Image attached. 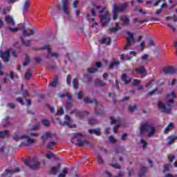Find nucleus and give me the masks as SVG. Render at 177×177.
<instances>
[{
  "instance_id": "nucleus-45",
  "label": "nucleus",
  "mask_w": 177,
  "mask_h": 177,
  "mask_svg": "<svg viewBox=\"0 0 177 177\" xmlns=\"http://www.w3.org/2000/svg\"><path fill=\"white\" fill-rule=\"evenodd\" d=\"M169 139H170V140L168 141L169 145H173L174 142L177 140V136L174 137H169Z\"/></svg>"
},
{
  "instance_id": "nucleus-8",
  "label": "nucleus",
  "mask_w": 177,
  "mask_h": 177,
  "mask_svg": "<svg viewBox=\"0 0 177 177\" xmlns=\"http://www.w3.org/2000/svg\"><path fill=\"white\" fill-rule=\"evenodd\" d=\"M158 106L160 110H162V111L163 113H166V114H171V113H172V108H167V106H165V104L161 102H159Z\"/></svg>"
},
{
  "instance_id": "nucleus-38",
  "label": "nucleus",
  "mask_w": 177,
  "mask_h": 177,
  "mask_svg": "<svg viewBox=\"0 0 177 177\" xmlns=\"http://www.w3.org/2000/svg\"><path fill=\"white\" fill-rule=\"evenodd\" d=\"M21 41L22 42V45H24V46H26L28 47L30 46V40H24V39L23 37H21Z\"/></svg>"
},
{
  "instance_id": "nucleus-18",
  "label": "nucleus",
  "mask_w": 177,
  "mask_h": 177,
  "mask_svg": "<svg viewBox=\"0 0 177 177\" xmlns=\"http://www.w3.org/2000/svg\"><path fill=\"white\" fill-rule=\"evenodd\" d=\"M67 5H68V0H63L62 1L63 10L66 15H70V12H68V8H67Z\"/></svg>"
},
{
  "instance_id": "nucleus-1",
  "label": "nucleus",
  "mask_w": 177,
  "mask_h": 177,
  "mask_svg": "<svg viewBox=\"0 0 177 177\" xmlns=\"http://www.w3.org/2000/svg\"><path fill=\"white\" fill-rule=\"evenodd\" d=\"M84 102L86 104H91L92 103L95 104V110L96 115H102L104 114L103 105L102 104H100V102H99V101H97L96 99L91 100V98L86 97L84 98Z\"/></svg>"
},
{
  "instance_id": "nucleus-32",
  "label": "nucleus",
  "mask_w": 177,
  "mask_h": 177,
  "mask_svg": "<svg viewBox=\"0 0 177 177\" xmlns=\"http://www.w3.org/2000/svg\"><path fill=\"white\" fill-rule=\"evenodd\" d=\"M121 28L120 27V25L118 24H116V26L113 28H109L110 32L115 33L118 30H120Z\"/></svg>"
},
{
  "instance_id": "nucleus-63",
  "label": "nucleus",
  "mask_w": 177,
  "mask_h": 177,
  "mask_svg": "<svg viewBox=\"0 0 177 177\" xmlns=\"http://www.w3.org/2000/svg\"><path fill=\"white\" fill-rule=\"evenodd\" d=\"M154 40L151 39L147 44V46H154Z\"/></svg>"
},
{
  "instance_id": "nucleus-55",
  "label": "nucleus",
  "mask_w": 177,
  "mask_h": 177,
  "mask_svg": "<svg viewBox=\"0 0 177 177\" xmlns=\"http://www.w3.org/2000/svg\"><path fill=\"white\" fill-rule=\"evenodd\" d=\"M85 77L87 79L88 84H91V82H92V80H93L92 76H90L89 75H85Z\"/></svg>"
},
{
  "instance_id": "nucleus-57",
  "label": "nucleus",
  "mask_w": 177,
  "mask_h": 177,
  "mask_svg": "<svg viewBox=\"0 0 177 177\" xmlns=\"http://www.w3.org/2000/svg\"><path fill=\"white\" fill-rule=\"evenodd\" d=\"M36 63H37V64H39V63H41L42 62V58L39 57H34Z\"/></svg>"
},
{
  "instance_id": "nucleus-5",
  "label": "nucleus",
  "mask_w": 177,
  "mask_h": 177,
  "mask_svg": "<svg viewBox=\"0 0 177 177\" xmlns=\"http://www.w3.org/2000/svg\"><path fill=\"white\" fill-rule=\"evenodd\" d=\"M24 164L25 165H27V167H29L30 169H37L38 167L41 165V162H35V158L25 160Z\"/></svg>"
},
{
  "instance_id": "nucleus-52",
  "label": "nucleus",
  "mask_w": 177,
  "mask_h": 177,
  "mask_svg": "<svg viewBox=\"0 0 177 177\" xmlns=\"http://www.w3.org/2000/svg\"><path fill=\"white\" fill-rule=\"evenodd\" d=\"M89 125H93V124H96V119L90 118L88 119Z\"/></svg>"
},
{
  "instance_id": "nucleus-14",
  "label": "nucleus",
  "mask_w": 177,
  "mask_h": 177,
  "mask_svg": "<svg viewBox=\"0 0 177 177\" xmlns=\"http://www.w3.org/2000/svg\"><path fill=\"white\" fill-rule=\"evenodd\" d=\"M26 138H27L26 134L20 136L19 135V131H16L12 136L13 140H15L16 142H19V140H23L26 139Z\"/></svg>"
},
{
  "instance_id": "nucleus-23",
  "label": "nucleus",
  "mask_w": 177,
  "mask_h": 177,
  "mask_svg": "<svg viewBox=\"0 0 177 177\" xmlns=\"http://www.w3.org/2000/svg\"><path fill=\"white\" fill-rule=\"evenodd\" d=\"M95 86H100V88H102V86H106V82H104L102 80L97 79L95 82Z\"/></svg>"
},
{
  "instance_id": "nucleus-48",
  "label": "nucleus",
  "mask_w": 177,
  "mask_h": 177,
  "mask_svg": "<svg viewBox=\"0 0 177 177\" xmlns=\"http://www.w3.org/2000/svg\"><path fill=\"white\" fill-rule=\"evenodd\" d=\"M111 166L115 168V169H121V166L118 163H112Z\"/></svg>"
},
{
  "instance_id": "nucleus-20",
  "label": "nucleus",
  "mask_w": 177,
  "mask_h": 177,
  "mask_svg": "<svg viewBox=\"0 0 177 177\" xmlns=\"http://www.w3.org/2000/svg\"><path fill=\"white\" fill-rule=\"evenodd\" d=\"M100 44H106V45H110L111 44V38L104 37L100 41Z\"/></svg>"
},
{
  "instance_id": "nucleus-11",
  "label": "nucleus",
  "mask_w": 177,
  "mask_h": 177,
  "mask_svg": "<svg viewBox=\"0 0 177 177\" xmlns=\"http://www.w3.org/2000/svg\"><path fill=\"white\" fill-rule=\"evenodd\" d=\"M163 72L165 74H176L177 73V68H175L172 66H167L163 68Z\"/></svg>"
},
{
  "instance_id": "nucleus-22",
  "label": "nucleus",
  "mask_w": 177,
  "mask_h": 177,
  "mask_svg": "<svg viewBox=\"0 0 177 177\" xmlns=\"http://www.w3.org/2000/svg\"><path fill=\"white\" fill-rule=\"evenodd\" d=\"M147 171V167H146L145 166L141 167V168L140 169V170L138 171V176L143 177V176L146 174Z\"/></svg>"
},
{
  "instance_id": "nucleus-49",
  "label": "nucleus",
  "mask_w": 177,
  "mask_h": 177,
  "mask_svg": "<svg viewBox=\"0 0 177 177\" xmlns=\"http://www.w3.org/2000/svg\"><path fill=\"white\" fill-rule=\"evenodd\" d=\"M140 143H142V149L143 150H145L146 147H147V142L145 141V140L142 139L140 140Z\"/></svg>"
},
{
  "instance_id": "nucleus-31",
  "label": "nucleus",
  "mask_w": 177,
  "mask_h": 177,
  "mask_svg": "<svg viewBox=\"0 0 177 177\" xmlns=\"http://www.w3.org/2000/svg\"><path fill=\"white\" fill-rule=\"evenodd\" d=\"M66 97L68 99V100H73V96H71V95H70V93L66 92L65 94H62L60 95L61 99H64V97Z\"/></svg>"
},
{
  "instance_id": "nucleus-43",
  "label": "nucleus",
  "mask_w": 177,
  "mask_h": 177,
  "mask_svg": "<svg viewBox=\"0 0 177 177\" xmlns=\"http://www.w3.org/2000/svg\"><path fill=\"white\" fill-rule=\"evenodd\" d=\"M25 139L27 140L28 143H29V145H32V143H34V142H35V140L34 138H30V137L27 135H26Z\"/></svg>"
},
{
  "instance_id": "nucleus-21",
  "label": "nucleus",
  "mask_w": 177,
  "mask_h": 177,
  "mask_svg": "<svg viewBox=\"0 0 177 177\" xmlns=\"http://www.w3.org/2000/svg\"><path fill=\"white\" fill-rule=\"evenodd\" d=\"M23 35H24V37H30V35H34V30L33 29H30V32L28 33L27 32V29H26V26H23Z\"/></svg>"
},
{
  "instance_id": "nucleus-7",
  "label": "nucleus",
  "mask_w": 177,
  "mask_h": 177,
  "mask_svg": "<svg viewBox=\"0 0 177 177\" xmlns=\"http://www.w3.org/2000/svg\"><path fill=\"white\" fill-rule=\"evenodd\" d=\"M127 3H124L120 6H117L115 4L113 5V12H115L116 13H121L122 12H124L125 9H127Z\"/></svg>"
},
{
  "instance_id": "nucleus-41",
  "label": "nucleus",
  "mask_w": 177,
  "mask_h": 177,
  "mask_svg": "<svg viewBox=\"0 0 177 177\" xmlns=\"http://www.w3.org/2000/svg\"><path fill=\"white\" fill-rule=\"evenodd\" d=\"M73 86L74 89H78V79L75 78L73 80Z\"/></svg>"
},
{
  "instance_id": "nucleus-37",
  "label": "nucleus",
  "mask_w": 177,
  "mask_h": 177,
  "mask_svg": "<svg viewBox=\"0 0 177 177\" xmlns=\"http://www.w3.org/2000/svg\"><path fill=\"white\" fill-rule=\"evenodd\" d=\"M115 66H120V62L115 61V62L111 63L109 65V68L111 70H113V68H114V67H115Z\"/></svg>"
},
{
  "instance_id": "nucleus-25",
  "label": "nucleus",
  "mask_w": 177,
  "mask_h": 177,
  "mask_svg": "<svg viewBox=\"0 0 177 177\" xmlns=\"http://www.w3.org/2000/svg\"><path fill=\"white\" fill-rule=\"evenodd\" d=\"M57 84H59V77L55 76L53 79V81L50 83V86H51V88H55Z\"/></svg>"
},
{
  "instance_id": "nucleus-34",
  "label": "nucleus",
  "mask_w": 177,
  "mask_h": 177,
  "mask_svg": "<svg viewBox=\"0 0 177 177\" xmlns=\"http://www.w3.org/2000/svg\"><path fill=\"white\" fill-rule=\"evenodd\" d=\"M127 76L125 73L122 75V81L124 82L125 85H128V84H129L131 82V81H132V80H131V79L127 80Z\"/></svg>"
},
{
  "instance_id": "nucleus-9",
  "label": "nucleus",
  "mask_w": 177,
  "mask_h": 177,
  "mask_svg": "<svg viewBox=\"0 0 177 177\" xmlns=\"http://www.w3.org/2000/svg\"><path fill=\"white\" fill-rule=\"evenodd\" d=\"M72 113H74L76 115V117L79 118V120H82L85 115H88L89 113L85 111H80L78 110H74Z\"/></svg>"
},
{
  "instance_id": "nucleus-4",
  "label": "nucleus",
  "mask_w": 177,
  "mask_h": 177,
  "mask_svg": "<svg viewBox=\"0 0 177 177\" xmlns=\"http://www.w3.org/2000/svg\"><path fill=\"white\" fill-rule=\"evenodd\" d=\"M46 49L47 50V55H46V59H49V57H59V53H51L50 46L49 45H45L44 46L40 47L39 48H36L35 50H44Z\"/></svg>"
},
{
  "instance_id": "nucleus-10",
  "label": "nucleus",
  "mask_w": 177,
  "mask_h": 177,
  "mask_svg": "<svg viewBox=\"0 0 177 177\" xmlns=\"http://www.w3.org/2000/svg\"><path fill=\"white\" fill-rule=\"evenodd\" d=\"M95 64H96V67H97V68L92 67V68H89L87 69V71H88V73H89V74H93L95 73H97L99 71V68H100L102 67L103 64L102 62H96Z\"/></svg>"
},
{
  "instance_id": "nucleus-59",
  "label": "nucleus",
  "mask_w": 177,
  "mask_h": 177,
  "mask_svg": "<svg viewBox=\"0 0 177 177\" xmlns=\"http://www.w3.org/2000/svg\"><path fill=\"white\" fill-rule=\"evenodd\" d=\"M97 162L100 164H102V165H104V160H103V158H102L100 156H98V160Z\"/></svg>"
},
{
  "instance_id": "nucleus-64",
  "label": "nucleus",
  "mask_w": 177,
  "mask_h": 177,
  "mask_svg": "<svg viewBox=\"0 0 177 177\" xmlns=\"http://www.w3.org/2000/svg\"><path fill=\"white\" fill-rule=\"evenodd\" d=\"M168 160L170 162H172L174 160H175V156L174 155H170L169 157H168Z\"/></svg>"
},
{
  "instance_id": "nucleus-13",
  "label": "nucleus",
  "mask_w": 177,
  "mask_h": 177,
  "mask_svg": "<svg viewBox=\"0 0 177 177\" xmlns=\"http://www.w3.org/2000/svg\"><path fill=\"white\" fill-rule=\"evenodd\" d=\"M150 128V124L149 123H144L140 127V136H142L145 132L147 131Z\"/></svg>"
},
{
  "instance_id": "nucleus-33",
  "label": "nucleus",
  "mask_w": 177,
  "mask_h": 177,
  "mask_svg": "<svg viewBox=\"0 0 177 177\" xmlns=\"http://www.w3.org/2000/svg\"><path fill=\"white\" fill-rule=\"evenodd\" d=\"M64 124L66 125H68V127H70L71 124V118L68 115H65V121L64 122Z\"/></svg>"
},
{
  "instance_id": "nucleus-24",
  "label": "nucleus",
  "mask_w": 177,
  "mask_h": 177,
  "mask_svg": "<svg viewBox=\"0 0 177 177\" xmlns=\"http://www.w3.org/2000/svg\"><path fill=\"white\" fill-rule=\"evenodd\" d=\"M174 123L170 122L167 127H165V130H164V133H168V132H171V131H172V129H174Z\"/></svg>"
},
{
  "instance_id": "nucleus-47",
  "label": "nucleus",
  "mask_w": 177,
  "mask_h": 177,
  "mask_svg": "<svg viewBox=\"0 0 177 177\" xmlns=\"http://www.w3.org/2000/svg\"><path fill=\"white\" fill-rule=\"evenodd\" d=\"M53 146H56V142H50L47 145V149H52V147H53Z\"/></svg>"
},
{
  "instance_id": "nucleus-58",
  "label": "nucleus",
  "mask_w": 177,
  "mask_h": 177,
  "mask_svg": "<svg viewBox=\"0 0 177 177\" xmlns=\"http://www.w3.org/2000/svg\"><path fill=\"white\" fill-rule=\"evenodd\" d=\"M139 84H140V80H139L135 79V80H133V85L134 86H138V85H139Z\"/></svg>"
},
{
  "instance_id": "nucleus-61",
  "label": "nucleus",
  "mask_w": 177,
  "mask_h": 177,
  "mask_svg": "<svg viewBox=\"0 0 177 177\" xmlns=\"http://www.w3.org/2000/svg\"><path fill=\"white\" fill-rule=\"evenodd\" d=\"M121 152H122V147H117L115 148V153H116V154H118V153H121Z\"/></svg>"
},
{
  "instance_id": "nucleus-6",
  "label": "nucleus",
  "mask_w": 177,
  "mask_h": 177,
  "mask_svg": "<svg viewBox=\"0 0 177 177\" xmlns=\"http://www.w3.org/2000/svg\"><path fill=\"white\" fill-rule=\"evenodd\" d=\"M0 57L3 59V62L6 63L9 62L10 60V50H7L5 52L0 51Z\"/></svg>"
},
{
  "instance_id": "nucleus-35",
  "label": "nucleus",
  "mask_w": 177,
  "mask_h": 177,
  "mask_svg": "<svg viewBox=\"0 0 177 177\" xmlns=\"http://www.w3.org/2000/svg\"><path fill=\"white\" fill-rule=\"evenodd\" d=\"M8 29L10 30V31H11V32H17V31H19V30H23L24 28H23V26L18 27V28L8 27Z\"/></svg>"
},
{
  "instance_id": "nucleus-42",
  "label": "nucleus",
  "mask_w": 177,
  "mask_h": 177,
  "mask_svg": "<svg viewBox=\"0 0 177 177\" xmlns=\"http://www.w3.org/2000/svg\"><path fill=\"white\" fill-rule=\"evenodd\" d=\"M57 168L55 167H53L51 170L49 171L50 175H56L57 174Z\"/></svg>"
},
{
  "instance_id": "nucleus-29",
  "label": "nucleus",
  "mask_w": 177,
  "mask_h": 177,
  "mask_svg": "<svg viewBox=\"0 0 177 177\" xmlns=\"http://www.w3.org/2000/svg\"><path fill=\"white\" fill-rule=\"evenodd\" d=\"M6 21L8 23V24H13L15 25V20L13 18L9 15L6 17Z\"/></svg>"
},
{
  "instance_id": "nucleus-15",
  "label": "nucleus",
  "mask_w": 177,
  "mask_h": 177,
  "mask_svg": "<svg viewBox=\"0 0 177 177\" xmlns=\"http://www.w3.org/2000/svg\"><path fill=\"white\" fill-rule=\"evenodd\" d=\"M135 71L137 74H140L141 75H143V74H146V73H147L146 68L143 66L136 68Z\"/></svg>"
},
{
  "instance_id": "nucleus-54",
  "label": "nucleus",
  "mask_w": 177,
  "mask_h": 177,
  "mask_svg": "<svg viewBox=\"0 0 177 177\" xmlns=\"http://www.w3.org/2000/svg\"><path fill=\"white\" fill-rule=\"evenodd\" d=\"M63 114H64V109H63V108H60L57 113V115H63Z\"/></svg>"
},
{
  "instance_id": "nucleus-62",
  "label": "nucleus",
  "mask_w": 177,
  "mask_h": 177,
  "mask_svg": "<svg viewBox=\"0 0 177 177\" xmlns=\"http://www.w3.org/2000/svg\"><path fill=\"white\" fill-rule=\"evenodd\" d=\"M83 96H84V94H82V92L78 91L77 99H79V100H81L82 99Z\"/></svg>"
},
{
  "instance_id": "nucleus-28",
  "label": "nucleus",
  "mask_w": 177,
  "mask_h": 177,
  "mask_svg": "<svg viewBox=\"0 0 177 177\" xmlns=\"http://www.w3.org/2000/svg\"><path fill=\"white\" fill-rule=\"evenodd\" d=\"M32 77V71L29 68L26 71V73H25V80H30Z\"/></svg>"
},
{
  "instance_id": "nucleus-3",
  "label": "nucleus",
  "mask_w": 177,
  "mask_h": 177,
  "mask_svg": "<svg viewBox=\"0 0 177 177\" xmlns=\"http://www.w3.org/2000/svg\"><path fill=\"white\" fill-rule=\"evenodd\" d=\"M73 138L77 139V145L80 147L89 146V142L84 138V134H82V133H75Z\"/></svg>"
},
{
  "instance_id": "nucleus-2",
  "label": "nucleus",
  "mask_w": 177,
  "mask_h": 177,
  "mask_svg": "<svg viewBox=\"0 0 177 177\" xmlns=\"http://www.w3.org/2000/svg\"><path fill=\"white\" fill-rule=\"evenodd\" d=\"M100 15L99 16L100 19V23L102 26H104L110 23L111 18L110 17V12L106 10V7H104L102 10L100 11Z\"/></svg>"
},
{
  "instance_id": "nucleus-60",
  "label": "nucleus",
  "mask_w": 177,
  "mask_h": 177,
  "mask_svg": "<svg viewBox=\"0 0 177 177\" xmlns=\"http://www.w3.org/2000/svg\"><path fill=\"white\" fill-rule=\"evenodd\" d=\"M172 19H173L174 23H176V21H177V17L176 15H174L173 17H167V20H171Z\"/></svg>"
},
{
  "instance_id": "nucleus-16",
  "label": "nucleus",
  "mask_w": 177,
  "mask_h": 177,
  "mask_svg": "<svg viewBox=\"0 0 177 177\" xmlns=\"http://www.w3.org/2000/svg\"><path fill=\"white\" fill-rule=\"evenodd\" d=\"M120 20L124 23V25L126 26V27H128L129 24H131V20L127 15L120 17Z\"/></svg>"
},
{
  "instance_id": "nucleus-53",
  "label": "nucleus",
  "mask_w": 177,
  "mask_h": 177,
  "mask_svg": "<svg viewBox=\"0 0 177 177\" xmlns=\"http://www.w3.org/2000/svg\"><path fill=\"white\" fill-rule=\"evenodd\" d=\"M169 171V165H165L162 172H168Z\"/></svg>"
},
{
  "instance_id": "nucleus-17",
  "label": "nucleus",
  "mask_w": 177,
  "mask_h": 177,
  "mask_svg": "<svg viewBox=\"0 0 177 177\" xmlns=\"http://www.w3.org/2000/svg\"><path fill=\"white\" fill-rule=\"evenodd\" d=\"M31 7V3H30V1H28V0H26L24 3L23 5V12L24 13H26V12H28V10L30 9V8Z\"/></svg>"
},
{
  "instance_id": "nucleus-39",
  "label": "nucleus",
  "mask_w": 177,
  "mask_h": 177,
  "mask_svg": "<svg viewBox=\"0 0 177 177\" xmlns=\"http://www.w3.org/2000/svg\"><path fill=\"white\" fill-rule=\"evenodd\" d=\"M30 55H26V62H24V67H27V66H28L30 64Z\"/></svg>"
},
{
  "instance_id": "nucleus-46",
  "label": "nucleus",
  "mask_w": 177,
  "mask_h": 177,
  "mask_svg": "<svg viewBox=\"0 0 177 177\" xmlns=\"http://www.w3.org/2000/svg\"><path fill=\"white\" fill-rule=\"evenodd\" d=\"M138 109V106H136V105H134V106H129V111L131 112V113H133L135 111V110H137Z\"/></svg>"
},
{
  "instance_id": "nucleus-51",
  "label": "nucleus",
  "mask_w": 177,
  "mask_h": 177,
  "mask_svg": "<svg viewBox=\"0 0 177 177\" xmlns=\"http://www.w3.org/2000/svg\"><path fill=\"white\" fill-rule=\"evenodd\" d=\"M66 84H67V85H70V84H71V75H67Z\"/></svg>"
},
{
  "instance_id": "nucleus-36",
  "label": "nucleus",
  "mask_w": 177,
  "mask_h": 177,
  "mask_svg": "<svg viewBox=\"0 0 177 177\" xmlns=\"http://www.w3.org/2000/svg\"><path fill=\"white\" fill-rule=\"evenodd\" d=\"M8 135H9V131L8 130H6L3 131H0V139L3 138L6 136H8Z\"/></svg>"
},
{
  "instance_id": "nucleus-27",
  "label": "nucleus",
  "mask_w": 177,
  "mask_h": 177,
  "mask_svg": "<svg viewBox=\"0 0 177 177\" xmlns=\"http://www.w3.org/2000/svg\"><path fill=\"white\" fill-rule=\"evenodd\" d=\"M50 138H52V133L50 132H46L44 135L41 136V139L44 142Z\"/></svg>"
},
{
  "instance_id": "nucleus-30",
  "label": "nucleus",
  "mask_w": 177,
  "mask_h": 177,
  "mask_svg": "<svg viewBox=\"0 0 177 177\" xmlns=\"http://www.w3.org/2000/svg\"><path fill=\"white\" fill-rule=\"evenodd\" d=\"M46 158H48V160H50V158H55V160H57V158H58L57 155L53 154V153H52V152L47 153L46 155Z\"/></svg>"
},
{
  "instance_id": "nucleus-50",
  "label": "nucleus",
  "mask_w": 177,
  "mask_h": 177,
  "mask_svg": "<svg viewBox=\"0 0 177 177\" xmlns=\"http://www.w3.org/2000/svg\"><path fill=\"white\" fill-rule=\"evenodd\" d=\"M138 48H140L141 50H145V41H142L140 43V44L138 45Z\"/></svg>"
},
{
  "instance_id": "nucleus-19",
  "label": "nucleus",
  "mask_w": 177,
  "mask_h": 177,
  "mask_svg": "<svg viewBox=\"0 0 177 177\" xmlns=\"http://www.w3.org/2000/svg\"><path fill=\"white\" fill-rule=\"evenodd\" d=\"M17 172H20V169H6V174H3V176H5V175H12L13 174H17Z\"/></svg>"
},
{
  "instance_id": "nucleus-40",
  "label": "nucleus",
  "mask_w": 177,
  "mask_h": 177,
  "mask_svg": "<svg viewBox=\"0 0 177 177\" xmlns=\"http://www.w3.org/2000/svg\"><path fill=\"white\" fill-rule=\"evenodd\" d=\"M156 133V128L152 127L149 131H148V136H153Z\"/></svg>"
},
{
  "instance_id": "nucleus-12",
  "label": "nucleus",
  "mask_w": 177,
  "mask_h": 177,
  "mask_svg": "<svg viewBox=\"0 0 177 177\" xmlns=\"http://www.w3.org/2000/svg\"><path fill=\"white\" fill-rule=\"evenodd\" d=\"M127 35H129V37L127 39V44L124 45V49H127L129 47V45H131V43L132 42V41H134V38H133V34H132L131 32H127Z\"/></svg>"
},
{
  "instance_id": "nucleus-44",
  "label": "nucleus",
  "mask_w": 177,
  "mask_h": 177,
  "mask_svg": "<svg viewBox=\"0 0 177 177\" xmlns=\"http://www.w3.org/2000/svg\"><path fill=\"white\" fill-rule=\"evenodd\" d=\"M41 122L44 127H49L50 125V122H49V120L47 119H43Z\"/></svg>"
},
{
  "instance_id": "nucleus-56",
  "label": "nucleus",
  "mask_w": 177,
  "mask_h": 177,
  "mask_svg": "<svg viewBox=\"0 0 177 177\" xmlns=\"http://www.w3.org/2000/svg\"><path fill=\"white\" fill-rule=\"evenodd\" d=\"M109 141L111 142V143H113V144H115L117 142V140L115 138H114V137H113V136H111L109 138Z\"/></svg>"
},
{
  "instance_id": "nucleus-26",
  "label": "nucleus",
  "mask_w": 177,
  "mask_h": 177,
  "mask_svg": "<svg viewBox=\"0 0 177 177\" xmlns=\"http://www.w3.org/2000/svg\"><path fill=\"white\" fill-rule=\"evenodd\" d=\"M88 133H90V135L94 133V135H96V136H100V129H90L88 130Z\"/></svg>"
}]
</instances>
